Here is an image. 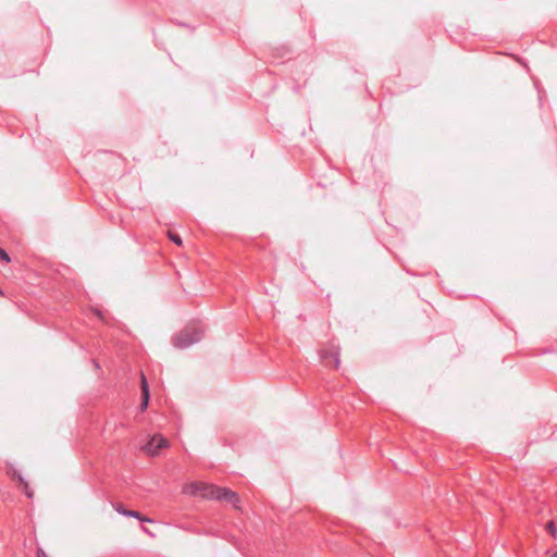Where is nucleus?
Returning <instances> with one entry per match:
<instances>
[{"label":"nucleus","instance_id":"1","mask_svg":"<svg viewBox=\"0 0 557 557\" xmlns=\"http://www.w3.org/2000/svg\"><path fill=\"white\" fill-rule=\"evenodd\" d=\"M205 330L201 324H190L176 333L172 343L176 348L185 349L198 343L203 337Z\"/></svg>","mask_w":557,"mask_h":557},{"label":"nucleus","instance_id":"2","mask_svg":"<svg viewBox=\"0 0 557 557\" xmlns=\"http://www.w3.org/2000/svg\"><path fill=\"white\" fill-rule=\"evenodd\" d=\"M203 497L208 499L221 500L231 503L235 508H239V496L234 491L227 487H219L213 485L211 493H203Z\"/></svg>","mask_w":557,"mask_h":557},{"label":"nucleus","instance_id":"3","mask_svg":"<svg viewBox=\"0 0 557 557\" xmlns=\"http://www.w3.org/2000/svg\"><path fill=\"white\" fill-rule=\"evenodd\" d=\"M5 472L14 481L18 482L20 484L23 485V491L25 493V495L28 497V498H33L34 496V493L33 491L29 488V485L28 483L25 481V479L23 478V475L21 474V472L14 467V465L12 462H8L7 463V469H5Z\"/></svg>","mask_w":557,"mask_h":557},{"label":"nucleus","instance_id":"4","mask_svg":"<svg viewBox=\"0 0 557 557\" xmlns=\"http://www.w3.org/2000/svg\"><path fill=\"white\" fill-rule=\"evenodd\" d=\"M321 359L326 366H329L332 362L334 368L338 369L341 364L339 347L332 346V348L330 349L321 350Z\"/></svg>","mask_w":557,"mask_h":557},{"label":"nucleus","instance_id":"5","mask_svg":"<svg viewBox=\"0 0 557 557\" xmlns=\"http://www.w3.org/2000/svg\"><path fill=\"white\" fill-rule=\"evenodd\" d=\"M168 446V440L163 436H153L146 445V449L150 455H157L160 449Z\"/></svg>","mask_w":557,"mask_h":557},{"label":"nucleus","instance_id":"6","mask_svg":"<svg viewBox=\"0 0 557 557\" xmlns=\"http://www.w3.org/2000/svg\"><path fill=\"white\" fill-rule=\"evenodd\" d=\"M211 488H213V485L211 484L193 482L185 487L184 492L191 495L200 494L203 497V493H211Z\"/></svg>","mask_w":557,"mask_h":557},{"label":"nucleus","instance_id":"7","mask_svg":"<svg viewBox=\"0 0 557 557\" xmlns=\"http://www.w3.org/2000/svg\"><path fill=\"white\" fill-rule=\"evenodd\" d=\"M140 385H141V403H140L139 408H140V411L144 412L148 408L149 400H150L149 385H148V381H147L146 376L144 375V373H141Z\"/></svg>","mask_w":557,"mask_h":557},{"label":"nucleus","instance_id":"8","mask_svg":"<svg viewBox=\"0 0 557 557\" xmlns=\"http://www.w3.org/2000/svg\"><path fill=\"white\" fill-rule=\"evenodd\" d=\"M114 509L123 516L133 517L141 522H151L149 518L143 517L139 511L126 509L122 504L114 505Z\"/></svg>","mask_w":557,"mask_h":557},{"label":"nucleus","instance_id":"9","mask_svg":"<svg viewBox=\"0 0 557 557\" xmlns=\"http://www.w3.org/2000/svg\"><path fill=\"white\" fill-rule=\"evenodd\" d=\"M545 531L557 541V523L554 520L548 521L545 524Z\"/></svg>","mask_w":557,"mask_h":557},{"label":"nucleus","instance_id":"10","mask_svg":"<svg viewBox=\"0 0 557 557\" xmlns=\"http://www.w3.org/2000/svg\"><path fill=\"white\" fill-rule=\"evenodd\" d=\"M169 238H170V240L172 243L176 244L177 246H182V244H183V240H182L181 236L177 233L170 232L169 233Z\"/></svg>","mask_w":557,"mask_h":557},{"label":"nucleus","instance_id":"11","mask_svg":"<svg viewBox=\"0 0 557 557\" xmlns=\"http://www.w3.org/2000/svg\"><path fill=\"white\" fill-rule=\"evenodd\" d=\"M0 260L5 263L11 262V258H10L9 253L1 247H0Z\"/></svg>","mask_w":557,"mask_h":557},{"label":"nucleus","instance_id":"12","mask_svg":"<svg viewBox=\"0 0 557 557\" xmlns=\"http://www.w3.org/2000/svg\"><path fill=\"white\" fill-rule=\"evenodd\" d=\"M36 557H47V555L45 554V552L41 548H38Z\"/></svg>","mask_w":557,"mask_h":557},{"label":"nucleus","instance_id":"13","mask_svg":"<svg viewBox=\"0 0 557 557\" xmlns=\"http://www.w3.org/2000/svg\"><path fill=\"white\" fill-rule=\"evenodd\" d=\"M96 314H97L98 317L102 318V314H101L100 310H96Z\"/></svg>","mask_w":557,"mask_h":557},{"label":"nucleus","instance_id":"14","mask_svg":"<svg viewBox=\"0 0 557 557\" xmlns=\"http://www.w3.org/2000/svg\"><path fill=\"white\" fill-rule=\"evenodd\" d=\"M94 364L96 368H99V363L96 360H94Z\"/></svg>","mask_w":557,"mask_h":557},{"label":"nucleus","instance_id":"15","mask_svg":"<svg viewBox=\"0 0 557 557\" xmlns=\"http://www.w3.org/2000/svg\"><path fill=\"white\" fill-rule=\"evenodd\" d=\"M550 557H557V550Z\"/></svg>","mask_w":557,"mask_h":557}]
</instances>
